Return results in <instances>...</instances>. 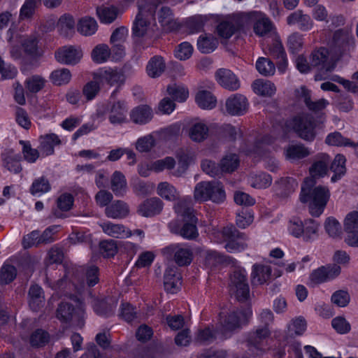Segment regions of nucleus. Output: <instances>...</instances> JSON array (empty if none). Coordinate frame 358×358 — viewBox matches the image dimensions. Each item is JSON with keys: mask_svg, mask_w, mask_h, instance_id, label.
I'll return each mask as SVG.
<instances>
[{"mask_svg": "<svg viewBox=\"0 0 358 358\" xmlns=\"http://www.w3.org/2000/svg\"><path fill=\"white\" fill-rule=\"evenodd\" d=\"M182 284V274L178 270H166L164 274V289L171 294L176 293Z\"/></svg>", "mask_w": 358, "mask_h": 358, "instance_id": "nucleus-24", "label": "nucleus"}, {"mask_svg": "<svg viewBox=\"0 0 358 358\" xmlns=\"http://www.w3.org/2000/svg\"><path fill=\"white\" fill-rule=\"evenodd\" d=\"M205 266L207 267H236L237 262L235 259L220 254L216 251H207L205 257Z\"/></svg>", "mask_w": 358, "mask_h": 358, "instance_id": "nucleus-14", "label": "nucleus"}, {"mask_svg": "<svg viewBox=\"0 0 358 358\" xmlns=\"http://www.w3.org/2000/svg\"><path fill=\"white\" fill-rule=\"evenodd\" d=\"M157 6V0H151V1H146V0L138 1V13L132 27V33L134 36L140 38L145 36L150 25V22L145 17L148 15H153Z\"/></svg>", "mask_w": 358, "mask_h": 358, "instance_id": "nucleus-7", "label": "nucleus"}, {"mask_svg": "<svg viewBox=\"0 0 358 358\" xmlns=\"http://www.w3.org/2000/svg\"><path fill=\"white\" fill-rule=\"evenodd\" d=\"M325 143L334 146H352L354 143L349 138L342 136L340 132L335 131L329 134L325 139Z\"/></svg>", "mask_w": 358, "mask_h": 358, "instance_id": "nucleus-53", "label": "nucleus"}, {"mask_svg": "<svg viewBox=\"0 0 358 358\" xmlns=\"http://www.w3.org/2000/svg\"><path fill=\"white\" fill-rule=\"evenodd\" d=\"M298 187L297 181L290 177L282 178L277 181L274 186V191L280 198H286L292 194Z\"/></svg>", "mask_w": 358, "mask_h": 358, "instance_id": "nucleus-23", "label": "nucleus"}, {"mask_svg": "<svg viewBox=\"0 0 358 358\" xmlns=\"http://www.w3.org/2000/svg\"><path fill=\"white\" fill-rule=\"evenodd\" d=\"M60 143L61 141L58 136L55 134H49L40 137L39 148L43 154L48 156L54 153V146Z\"/></svg>", "mask_w": 358, "mask_h": 358, "instance_id": "nucleus-35", "label": "nucleus"}, {"mask_svg": "<svg viewBox=\"0 0 358 358\" xmlns=\"http://www.w3.org/2000/svg\"><path fill=\"white\" fill-rule=\"evenodd\" d=\"M109 120L112 124H121L126 120L127 108L124 101H117L110 105Z\"/></svg>", "mask_w": 358, "mask_h": 358, "instance_id": "nucleus-31", "label": "nucleus"}, {"mask_svg": "<svg viewBox=\"0 0 358 358\" xmlns=\"http://www.w3.org/2000/svg\"><path fill=\"white\" fill-rule=\"evenodd\" d=\"M167 92L174 101L178 102L185 101L189 95V92L186 88L177 85L169 86Z\"/></svg>", "mask_w": 358, "mask_h": 358, "instance_id": "nucleus-58", "label": "nucleus"}, {"mask_svg": "<svg viewBox=\"0 0 358 358\" xmlns=\"http://www.w3.org/2000/svg\"><path fill=\"white\" fill-rule=\"evenodd\" d=\"M82 56V52L73 46H65L55 52L57 62L66 64H77Z\"/></svg>", "mask_w": 358, "mask_h": 358, "instance_id": "nucleus-17", "label": "nucleus"}, {"mask_svg": "<svg viewBox=\"0 0 358 358\" xmlns=\"http://www.w3.org/2000/svg\"><path fill=\"white\" fill-rule=\"evenodd\" d=\"M153 117L152 108L148 105H140L133 108L130 113L131 121L138 124H145Z\"/></svg>", "mask_w": 358, "mask_h": 358, "instance_id": "nucleus-26", "label": "nucleus"}, {"mask_svg": "<svg viewBox=\"0 0 358 358\" xmlns=\"http://www.w3.org/2000/svg\"><path fill=\"white\" fill-rule=\"evenodd\" d=\"M57 27L61 35L68 37L73 31L75 27V20L73 16L69 14L61 16L57 23Z\"/></svg>", "mask_w": 358, "mask_h": 358, "instance_id": "nucleus-44", "label": "nucleus"}, {"mask_svg": "<svg viewBox=\"0 0 358 358\" xmlns=\"http://www.w3.org/2000/svg\"><path fill=\"white\" fill-rule=\"evenodd\" d=\"M330 162V157L326 154L321 155L309 168L310 177L306 179H313L316 181L317 179L324 177L328 171V166Z\"/></svg>", "mask_w": 358, "mask_h": 358, "instance_id": "nucleus-20", "label": "nucleus"}, {"mask_svg": "<svg viewBox=\"0 0 358 358\" xmlns=\"http://www.w3.org/2000/svg\"><path fill=\"white\" fill-rule=\"evenodd\" d=\"M327 233L332 238H340L342 234L341 224L334 217H328L324 222Z\"/></svg>", "mask_w": 358, "mask_h": 358, "instance_id": "nucleus-57", "label": "nucleus"}, {"mask_svg": "<svg viewBox=\"0 0 358 358\" xmlns=\"http://www.w3.org/2000/svg\"><path fill=\"white\" fill-rule=\"evenodd\" d=\"M255 94L262 96H271L276 91L275 85L269 80H256L252 84Z\"/></svg>", "mask_w": 358, "mask_h": 358, "instance_id": "nucleus-36", "label": "nucleus"}, {"mask_svg": "<svg viewBox=\"0 0 358 358\" xmlns=\"http://www.w3.org/2000/svg\"><path fill=\"white\" fill-rule=\"evenodd\" d=\"M128 205L123 201L117 200L108 206L105 209V214L108 217L113 219H122L129 215Z\"/></svg>", "mask_w": 358, "mask_h": 358, "instance_id": "nucleus-30", "label": "nucleus"}, {"mask_svg": "<svg viewBox=\"0 0 358 358\" xmlns=\"http://www.w3.org/2000/svg\"><path fill=\"white\" fill-rule=\"evenodd\" d=\"M3 166L10 172L19 173L22 171L20 164L21 155L15 153L13 150H6L1 154Z\"/></svg>", "mask_w": 358, "mask_h": 358, "instance_id": "nucleus-25", "label": "nucleus"}, {"mask_svg": "<svg viewBox=\"0 0 358 358\" xmlns=\"http://www.w3.org/2000/svg\"><path fill=\"white\" fill-rule=\"evenodd\" d=\"M101 227L105 234L116 238L130 237L132 235L131 231H126L124 226L120 224L108 222L101 224Z\"/></svg>", "mask_w": 358, "mask_h": 358, "instance_id": "nucleus-32", "label": "nucleus"}, {"mask_svg": "<svg viewBox=\"0 0 358 358\" xmlns=\"http://www.w3.org/2000/svg\"><path fill=\"white\" fill-rule=\"evenodd\" d=\"M324 120H315L310 113H302L290 121V127L296 136L307 142L313 141L317 131L323 128Z\"/></svg>", "mask_w": 358, "mask_h": 358, "instance_id": "nucleus-3", "label": "nucleus"}, {"mask_svg": "<svg viewBox=\"0 0 358 358\" xmlns=\"http://www.w3.org/2000/svg\"><path fill=\"white\" fill-rule=\"evenodd\" d=\"M306 320L302 316H299L292 320V323L288 326V329L292 334L301 336L306 331Z\"/></svg>", "mask_w": 358, "mask_h": 358, "instance_id": "nucleus-64", "label": "nucleus"}, {"mask_svg": "<svg viewBox=\"0 0 358 358\" xmlns=\"http://www.w3.org/2000/svg\"><path fill=\"white\" fill-rule=\"evenodd\" d=\"M117 305V299L113 297L107 298L96 302L94 305V310L98 315L108 317L114 315Z\"/></svg>", "mask_w": 358, "mask_h": 358, "instance_id": "nucleus-28", "label": "nucleus"}, {"mask_svg": "<svg viewBox=\"0 0 358 358\" xmlns=\"http://www.w3.org/2000/svg\"><path fill=\"white\" fill-rule=\"evenodd\" d=\"M100 252L104 257H113L117 252L116 241L114 240L103 241L99 243Z\"/></svg>", "mask_w": 358, "mask_h": 358, "instance_id": "nucleus-61", "label": "nucleus"}, {"mask_svg": "<svg viewBox=\"0 0 358 358\" xmlns=\"http://www.w3.org/2000/svg\"><path fill=\"white\" fill-rule=\"evenodd\" d=\"M218 83L231 91L237 90L240 87V83L235 74L229 69H220L215 73Z\"/></svg>", "mask_w": 358, "mask_h": 358, "instance_id": "nucleus-18", "label": "nucleus"}, {"mask_svg": "<svg viewBox=\"0 0 358 358\" xmlns=\"http://www.w3.org/2000/svg\"><path fill=\"white\" fill-rule=\"evenodd\" d=\"M50 334L42 329H36L30 336L29 343L32 347H43L50 341Z\"/></svg>", "mask_w": 358, "mask_h": 358, "instance_id": "nucleus-46", "label": "nucleus"}, {"mask_svg": "<svg viewBox=\"0 0 358 358\" xmlns=\"http://www.w3.org/2000/svg\"><path fill=\"white\" fill-rule=\"evenodd\" d=\"M281 275V270H252L251 282L253 285H262Z\"/></svg>", "mask_w": 358, "mask_h": 358, "instance_id": "nucleus-29", "label": "nucleus"}, {"mask_svg": "<svg viewBox=\"0 0 358 358\" xmlns=\"http://www.w3.org/2000/svg\"><path fill=\"white\" fill-rule=\"evenodd\" d=\"M155 141L152 135L139 138L136 143V148L141 152H149L155 145Z\"/></svg>", "mask_w": 358, "mask_h": 358, "instance_id": "nucleus-60", "label": "nucleus"}, {"mask_svg": "<svg viewBox=\"0 0 358 358\" xmlns=\"http://www.w3.org/2000/svg\"><path fill=\"white\" fill-rule=\"evenodd\" d=\"M163 209V203L159 198L152 197L145 200L138 207L137 213L145 217L159 215Z\"/></svg>", "mask_w": 358, "mask_h": 358, "instance_id": "nucleus-16", "label": "nucleus"}, {"mask_svg": "<svg viewBox=\"0 0 358 358\" xmlns=\"http://www.w3.org/2000/svg\"><path fill=\"white\" fill-rule=\"evenodd\" d=\"M289 25L297 24L301 31H308L313 27V21L308 15L304 14L302 10H298L292 13L287 17Z\"/></svg>", "mask_w": 358, "mask_h": 358, "instance_id": "nucleus-27", "label": "nucleus"}, {"mask_svg": "<svg viewBox=\"0 0 358 358\" xmlns=\"http://www.w3.org/2000/svg\"><path fill=\"white\" fill-rule=\"evenodd\" d=\"M303 226V238L305 241H310L317 234L319 224L314 220L310 219L305 221Z\"/></svg>", "mask_w": 358, "mask_h": 358, "instance_id": "nucleus-62", "label": "nucleus"}, {"mask_svg": "<svg viewBox=\"0 0 358 358\" xmlns=\"http://www.w3.org/2000/svg\"><path fill=\"white\" fill-rule=\"evenodd\" d=\"M208 127L202 122L194 124L189 129V136L194 142L200 143L208 136Z\"/></svg>", "mask_w": 358, "mask_h": 358, "instance_id": "nucleus-38", "label": "nucleus"}, {"mask_svg": "<svg viewBox=\"0 0 358 358\" xmlns=\"http://www.w3.org/2000/svg\"><path fill=\"white\" fill-rule=\"evenodd\" d=\"M257 71L264 76H273L275 72V65L268 58L259 57L256 62Z\"/></svg>", "mask_w": 358, "mask_h": 358, "instance_id": "nucleus-48", "label": "nucleus"}, {"mask_svg": "<svg viewBox=\"0 0 358 358\" xmlns=\"http://www.w3.org/2000/svg\"><path fill=\"white\" fill-rule=\"evenodd\" d=\"M225 197L223 186L217 181L200 182L194 187V198L200 202L210 200L220 203L225 200Z\"/></svg>", "mask_w": 358, "mask_h": 358, "instance_id": "nucleus-5", "label": "nucleus"}, {"mask_svg": "<svg viewBox=\"0 0 358 358\" xmlns=\"http://www.w3.org/2000/svg\"><path fill=\"white\" fill-rule=\"evenodd\" d=\"M110 56V49L106 44L96 45L92 52V59L96 63L105 62Z\"/></svg>", "mask_w": 358, "mask_h": 358, "instance_id": "nucleus-54", "label": "nucleus"}, {"mask_svg": "<svg viewBox=\"0 0 358 358\" xmlns=\"http://www.w3.org/2000/svg\"><path fill=\"white\" fill-rule=\"evenodd\" d=\"M101 79L110 85H121L124 81V75L117 70L110 69L101 74Z\"/></svg>", "mask_w": 358, "mask_h": 358, "instance_id": "nucleus-51", "label": "nucleus"}, {"mask_svg": "<svg viewBox=\"0 0 358 358\" xmlns=\"http://www.w3.org/2000/svg\"><path fill=\"white\" fill-rule=\"evenodd\" d=\"M248 107L246 97L239 94L231 96L225 103L226 111L231 115H242L246 113Z\"/></svg>", "mask_w": 358, "mask_h": 358, "instance_id": "nucleus-15", "label": "nucleus"}, {"mask_svg": "<svg viewBox=\"0 0 358 358\" xmlns=\"http://www.w3.org/2000/svg\"><path fill=\"white\" fill-rule=\"evenodd\" d=\"M259 320L262 327L249 334L248 338V350L256 355H262L266 349L267 339L271 334L268 329L273 322V314L269 309H264L259 315Z\"/></svg>", "mask_w": 358, "mask_h": 358, "instance_id": "nucleus-2", "label": "nucleus"}, {"mask_svg": "<svg viewBox=\"0 0 358 358\" xmlns=\"http://www.w3.org/2000/svg\"><path fill=\"white\" fill-rule=\"evenodd\" d=\"M286 157L291 160H298L303 159L310 155L307 148L303 145H291L286 150Z\"/></svg>", "mask_w": 358, "mask_h": 358, "instance_id": "nucleus-47", "label": "nucleus"}, {"mask_svg": "<svg viewBox=\"0 0 358 358\" xmlns=\"http://www.w3.org/2000/svg\"><path fill=\"white\" fill-rule=\"evenodd\" d=\"M345 157L343 155L338 154L331 164L330 170L334 173L331 177V182H334L343 176L345 171Z\"/></svg>", "mask_w": 358, "mask_h": 358, "instance_id": "nucleus-40", "label": "nucleus"}, {"mask_svg": "<svg viewBox=\"0 0 358 358\" xmlns=\"http://www.w3.org/2000/svg\"><path fill=\"white\" fill-rule=\"evenodd\" d=\"M157 191L159 195L169 201L176 200L179 196L176 189L166 182H160L158 185Z\"/></svg>", "mask_w": 358, "mask_h": 358, "instance_id": "nucleus-52", "label": "nucleus"}, {"mask_svg": "<svg viewBox=\"0 0 358 358\" xmlns=\"http://www.w3.org/2000/svg\"><path fill=\"white\" fill-rule=\"evenodd\" d=\"M176 213L182 216L185 222L179 234L186 239H194L199 236L196 228L197 218L189 201L179 200L174 206Z\"/></svg>", "mask_w": 358, "mask_h": 358, "instance_id": "nucleus-4", "label": "nucleus"}, {"mask_svg": "<svg viewBox=\"0 0 358 358\" xmlns=\"http://www.w3.org/2000/svg\"><path fill=\"white\" fill-rule=\"evenodd\" d=\"M29 304L33 311H38L44 303L43 289L38 285H31L29 290Z\"/></svg>", "mask_w": 358, "mask_h": 358, "instance_id": "nucleus-34", "label": "nucleus"}, {"mask_svg": "<svg viewBox=\"0 0 358 358\" xmlns=\"http://www.w3.org/2000/svg\"><path fill=\"white\" fill-rule=\"evenodd\" d=\"M96 13L101 22L110 24L117 18L118 10L114 6L99 7Z\"/></svg>", "mask_w": 358, "mask_h": 358, "instance_id": "nucleus-50", "label": "nucleus"}, {"mask_svg": "<svg viewBox=\"0 0 358 358\" xmlns=\"http://www.w3.org/2000/svg\"><path fill=\"white\" fill-rule=\"evenodd\" d=\"M197 104L203 109H212L216 105V99L211 92L203 90L199 91L196 95Z\"/></svg>", "mask_w": 358, "mask_h": 358, "instance_id": "nucleus-43", "label": "nucleus"}, {"mask_svg": "<svg viewBox=\"0 0 358 358\" xmlns=\"http://www.w3.org/2000/svg\"><path fill=\"white\" fill-rule=\"evenodd\" d=\"M111 189L116 196H122L126 192L127 180L124 176L119 171H115L110 179Z\"/></svg>", "mask_w": 358, "mask_h": 358, "instance_id": "nucleus-39", "label": "nucleus"}, {"mask_svg": "<svg viewBox=\"0 0 358 358\" xmlns=\"http://www.w3.org/2000/svg\"><path fill=\"white\" fill-rule=\"evenodd\" d=\"M329 50L324 47L315 49L311 52L310 66L318 69V73L315 76V80L327 79L329 74L335 69L336 61L329 59Z\"/></svg>", "mask_w": 358, "mask_h": 358, "instance_id": "nucleus-6", "label": "nucleus"}, {"mask_svg": "<svg viewBox=\"0 0 358 358\" xmlns=\"http://www.w3.org/2000/svg\"><path fill=\"white\" fill-rule=\"evenodd\" d=\"M45 84V80L40 76H33L25 81V87L31 93H36L41 90Z\"/></svg>", "mask_w": 358, "mask_h": 358, "instance_id": "nucleus-59", "label": "nucleus"}, {"mask_svg": "<svg viewBox=\"0 0 358 358\" xmlns=\"http://www.w3.org/2000/svg\"><path fill=\"white\" fill-rule=\"evenodd\" d=\"M163 255L171 259L173 256L175 262L178 266H188L193 259V252L189 248H179L176 245H171L162 249Z\"/></svg>", "mask_w": 358, "mask_h": 358, "instance_id": "nucleus-12", "label": "nucleus"}, {"mask_svg": "<svg viewBox=\"0 0 358 358\" xmlns=\"http://www.w3.org/2000/svg\"><path fill=\"white\" fill-rule=\"evenodd\" d=\"M251 19L255 20L253 30L256 35L259 36H266L273 29V24L271 20L266 17L261 13H250Z\"/></svg>", "mask_w": 358, "mask_h": 358, "instance_id": "nucleus-21", "label": "nucleus"}, {"mask_svg": "<svg viewBox=\"0 0 358 358\" xmlns=\"http://www.w3.org/2000/svg\"><path fill=\"white\" fill-rule=\"evenodd\" d=\"M64 254L62 249L59 248L57 247H52L47 253L46 257L44 260L45 264L46 266H50L51 265H60L62 264L64 266L66 267L67 265L66 262H64Z\"/></svg>", "mask_w": 358, "mask_h": 358, "instance_id": "nucleus-41", "label": "nucleus"}, {"mask_svg": "<svg viewBox=\"0 0 358 358\" xmlns=\"http://www.w3.org/2000/svg\"><path fill=\"white\" fill-rule=\"evenodd\" d=\"M81 314V308H76L69 302L60 303L56 310V317L64 324H69L73 318H77L79 324L82 317Z\"/></svg>", "mask_w": 358, "mask_h": 358, "instance_id": "nucleus-13", "label": "nucleus"}, {"mask_svg": "<svg viewBox=\"0 0 358 358\" xmlns=\"http://www.w3.org/2000/svg\"><path fill=\"white\" fill-rule=\"evenodd\" d=\"M269 55L276 59V66L281 73H284L287 67V59L282 43L275 40L268 48Z\"/></svg>", "mask_w": 358, "mask_h": 358, "instance_id": "nucleus-19", "label": "nucleus"}, {"mask_svg": "<svg viewBox=\"0 0 358 358\" xmlns=\"http://www.w3.org/2000/svg\"><path fill=\"white\" fill-rule=\"evenodd\" d=\"M50 189L51 185L48 180L44 176H42L34 180L30 187V193L33 195L44 194L49 192Z\"/></svg>", "mask_w": 358, "mask_h": 358, "instance_id": "nucleus-56", "label": "nucleus"}, {"mask_svg": "<svg viewBox=\"0 0 358 358\" xmlns=\"http://www.w3.org/2000/svg\"><path fill=\"white\" fill-rule=\"evenodd\" d=\"M316 181L305 179L301 186L300 201L309 202L310 213L314 217H319L324 211L330 198V192L327 187L315 186Z\"/></svg>", "mask_w": 358, "mask_h": 358, "instance_id": "nucleus-1", "label": "nucleus"}, {"mask_svg": "<svg viewBox=\"0 0 358 358\" xmlns=\"http://www.w3.org/2000/svg\"><path fill=\"white\" fill-rule=\"evenodd\" d=\"M222 234L225 240L228 241L225 249L229 252H240L247 248L245 243V235L240 232L234 226H227L222 229Z\"/></svg>", "mask_w": 358, "mask_h": 358, "instance_id": "nucleus-11", "label": "nucleus"}, {"mask_svg": "<svg viewBox=\"0 0 358 358\" xmlns=\"http://www.w3.org/2000/svg\"><path fill=\"white\" fill-rule=\"evenodd\" d=\"M98 28L96 21L91 17H82L78 22V31L84 36L94 34Z\"/></svg>", "mask_w": 358, "mask_h": 358, "instance_id": "nucleus-42", "label": "nucleus"}, {"mask_svg": "<svg viewBox=\"0 0 358 358\" xmlns=\"http://www.w3.org/2000/svg\"><path fill=\"white\" fill-rule=\"evenodd\" d=\"M229 290L240 302L250 298V287L245 270H234L229 275Z\"/></svg>", "mask_w": 358, "mask_h": 358, "instance_id": "nucleus-10", "label": "nucleus"}, {"mask_svg": "<svg viewBox=\"0 0 358 358\" xmlns=\"http://www.w3.org/2000/svg\"><path fill=\"white\" fill-rule=\"evenodd\" d=\"M340 273L341 270H313L309 275L308 285L313 287L334 280Z\"/></svg>", "mask_w": 358, "mask_h": 358, "instance_id": "nucleus-22", "label": "nucleus"}, {"mask_svg": "<svg viewBox=\"0 0 358 358\" xmlns=\"http://www.w3.org/2000/svg\"><path fill=\"white\" fill-rule=\"evenodd\" d=\"M354 48V38L346 30L338 29L334 34L330 50L335 60L347 55Z\"/></svg>", "mask_w": 358, "mask_h": 358, "instance_id": "nucleus-9", "label": "nucleus"}, {"mask_svg": "<svg viewBox=\"0 0 358 358\" xmlns=\"http://www.w3.org/2000/svg\"><path fill=\"white\" fill-rule=\"evenodd\" d=\"M217 43V39L210 35L200 36L197 41V47L202 53L208 54L215 50Z\"/></svg>", "mask_w": 358, "mask_h": 358, "instance_id": "nucleus-45", "label": "nucleus"}, {"mask_svg": "<svg viewBox=\"0 0 358 358\" xmlns=\"http://www.w3.org/2000/svg\"><path fill=\"white\" fill-rule=\"evenodd\" d=\"M252 311L250 306L241 308L230 312L224 317L222 313L220 314L221 331L226 336L227 334L241 327L243 324L248 323L249 318L252 316Z\"/></svg>", "mask_w": 358, "mask_h": 358, "instance_id": "nucleus-8", "label": "nucleus"}, {"mask_svg": "<svg viewBox=\"0 0 358 358\" xmlns=\"http://www.w3.org/2000/svg\"><path fill=\"white\" fill-rule=\"evenodd\" d=\"M38 42L39 35L38 34H32L27 36L22 42V46L25 53L31 57L39 56Z\"/></svg>", "mask_w": 358, "mask_h": 358, "instance_id": "nucleus-37", "label": "nucleus"}, {"mask_svg": "<svg viewBox=\"0 0 358 358\" xmlns=\"http://www.w3.org/2000/svg\"><path fill=\"white\" fill-rule=\"evenodd\" d=\"M51 82L56 85H66L71 79V71L68 69H59L53 71L50 76Z\"/></svg>", "mask_w": 358, "mask_h": 358, "instance_id": "nucleus-49", "label": "nucleus"}, {"mask_svg": "<svg viewBox=\"0 0 358 358\" xmlns=\"http://www.w3.org/2000/svg\"><path fill=\"white\" fill-rule=\"evenodd\" d=\"M239 165V159L236 154L227 155L220 162L222 171L233 172Z\"/></svg>", "mask_w": 358, "mask_h": 358, "instance_id": "nucleus-55", "label": "nucleus"}, {"mask_svg": "<svg viewBox=\"0 0 358 358\" xmlns=\"http://www.w3.org/2000/svg\"><path fill=\"white\" fill-rule=\"evenodd\" d=\"M166 69V64L164 58L159 55H155L149 60L146 66V71L150 78L159 77Z\"/></svg>", "mask_w": 358, "mask_h": 358, "instance_id": "nucleus-33", "label": "nucleus"}, {"mask_svg": "<svg viewBox=\"0 0 358 358\" xmlns=\"http://www.w3.org/2000/svg\"><path fill=\"white\" fill-rule=\"evenodd\" d=\"M331 326L335 331L340 334H345L350 332L351 329L350 324L345 317L338 316L331 320Z\"/></svg>", "mask_w": 358, "mask_h": 358, "instance_id": "nucleus-63", "label": "nucleus"}]
</instances>
